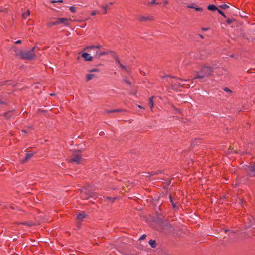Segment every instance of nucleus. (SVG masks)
Listing matches in <instances>:
<instances>
[{"mask_svg": "<svg viewBox=\"0 0 255 255\" xmlns=\"http://www.w3.org/2000/svg\"><path fill=\"white\" fill-rule=\"evenodd\" d=\"M152 17L141 16L140 17V20L141 21H144L147 20H152Z\"/></svg>", "mask_w": 255, "mask_h": 255, "instance_id": "obj_19", "label": "nucleus"}, {"mask_svg": "<svg viewBox=\"0 0 255 255\" xmlns=\"http://www.w3.org/2000/svg\"><path fill=\"white\" fill-rule=\"evenodd\" d=\"M12 49L14 52V55L15 56H19L20 57H21V53H22V51L18 50V49L16 47H12Z\"/></svg>", "mask_w": 255, "mask_h": 255, "instance_id": "obj_11", "label": "nucleus"}, {"mask_svg": "<svg viewBox=\"0 0 255 255\" xmlns=\"http://www.w3.org/2000/svg\"><path fill=\"white\" fill-rule=\"evenodd\" d=\"M149 244L153 248H155L156 247V245H157L156 242L155 240H150L149 241Z\"/></svg>", "mask_w": 255, "mask_h": 255, "instance_id": "obj_17", "label": "nucleus"}, {"mask_svg": "<svg viewBox=\"0 0 255 255\" xmlns=\"http://www.w3.org/2000/svg\"><path fill=\"white\" fill-rule=\"evenodd\" d=\"M195 9L196 11H202V8H201V7H197V8H195Z\"/></svg>", "mask_w": 255, "mask_h": 255, "instance_id": "obj_34", "label": "nucleus"}, {"mask_svg": "<svg viewBox=\"0 0 255 255\" xmlns=\"http://www.w3.org/2000/svg\"><path fill=\"white\" fill-rule=\"evenodd\" d=\"M50 2L51 3L54 4V3H57V2L61 3V2H62V1L60 0H52V1H50Z\"/></svg>", "mask_w": 255, "mask_h": 255, "instance_id": "obj_31", "label": "nucleus"}, {"mask_svg": "<svg viewBox=\"0 0 255 255\" xmlns=\"http://www.w3.org/2000/svg\"><path fill=\"white\" fill-rule=\"evenodd\" d=\"M168 3V2L167 1H165L164 2V4L165 5L167 4Z\"/></svg>", "mask_w": 255, "mask_h": 255, "instance_id": "obj_44", "label": "nucleus"}, {"mask_svg": "<svg viewBox=\"0 0 255 255\" xmlns=\"http://www.w3.org/2000/svg\"><path fill=\"white\" fill-rule=\"evenodd\" d=\"M247 171L249 176L255 177V165L248 166Z\"/></svg>", "mask_w": 255, "mask_h": 255, "instance_id": "obj_5", "label": "nucleus"}, {"mask_svg": "<svg viewBox=\"0 0 255 255\" xmlns=\"http://www.w3.org/2000/svg\"><path fill=\"white\" fill-rule=\"evenodd\" d=\"M223 90H224V91H225L226 92L228 93L229 94V95H228V96H230L231 95V94H232V91H231V90H230L229 88H227V87H225Z\"/></svg>", "mask_w": 255, "mask_h": 255, "instance_id": "obj_21", "label": "nucleus"}, {"mask_svg": "<svg viewBox=\"0 0 255 255\" xmlns=\"http://www.w3.org/2000/svg\"><path fill=\"white\" fill-rule=\"evenodd\" d=\"M150 0V1L148 2L147 4L148 6L151 5L153 4H159L158 3L155 2V0Z\"/></svg>", "mask_w": 255, "mask_h": 255, "instance_id": "obj_23", "label": "nucleus"}, {"mask_svg": "<svg viewBox=\"0 0 255 255\" xmlns=\"http://www.w3.org/2000/svg\"><path fill=\"white\" fill-rule=\"evenodd\" d=\"M219 7L223 9H226L229 7V6L226 4H223L222 5H220Z\"/></svg>", "mask_w": 255, "mask_h": 255, "instance_id": "obj_24", "label": "nucleus"}, {"mask_svg": "<svg viewBox=\"0 0 255 255\" xmlns=\"http://www.w3.org/2000/svg\"><path fill=\"white\" fill-rule=\"evenodd\" d=\"M85 217V214L84 212H82L77 216V218L80 221L82 220Z\"/></svg>", "mask_w": 255, "mask_h": 255, "instance_id": "obj_15", "label": "nucleus"}, {"mask_svg": "<svg viewBox=\"0 0 255 255\" xmlns=\"http://www.w3.org/2000/svg\"><path fill=\"white\" fill-rule=\"evenodd\" d=\"M33 154L31 152H28L26 153L25 157L22 160V161L23 162H27L31 157H32Z\"/></svg>", "mask_w": 255, "mask_h": 255, "instance_id": "obj_10", "label": "nucleus"}, {"mask_svg": "<svg viewBox=\"0 0 255 255\" xmlns=\"http://www.w3.org/2000/svg\"><path fill=\"white\" fill-rule=\"evenodd\" d=\"M230 57H231L233 58V57H234V55H231L230 56Z\"/></svg>", "mask_w": 255, "mask_h": 255, "instance_id": "obj_50", "label": "nucleus"}, {"mask_svg": "<svg viewBox=\"0 0 255 255\" xmlns=\"http://www.w3.org/2000/svg\"><path fill=\"white\" fill-rule=\"evenodd\" d=\"M69 10H70V11L71 12H73V13L76 12V8L74 7H73V6L70 7Z\"/></svg>", "mask_w": 255, "mask_h": 255, "instance_id": "obj_28", "label": "nucleus"}, {"mask_svg": "<svg viewBox=\"0 0 255 255\" xmlns=\"http://www.w3.org/2000/svg\"><path fill=\"white\" fill-rule=\"evenodd\" d=\"M102 8L104 9V14H105L107 12V9L108 8V5H105V6H101Z\"/></svg>", "mask_w": 255, "mask_h": 255, "instance_id": "obj_29", "label": "nucleus"}, {"mask_svg": "<svg viewBox=\"0 0 255 255\" xmlns=\"http://www.w3.org/2000/svg\"><path fill=\"white\" fill-rule=\"evenodd\" d=\"M156 99V97H152L149 98V101L148 103V105L149 107H150L151 110L153 111V106H154V99Z\"/></svg>", "mask_w": 255, "mask_h": 255, "instance_id": "obj_6", "label": "nucleus"}, {"mask_svg": "<svg viewBox=\"0 0 255 255\" xmlns=\"http://www.w3.org/2000/svg\"><path fill=\"white\" fill-rule=\"evenodd\" d=\"M38 112H44V110H39Z\"/></svg>", "mask_w": 255, "mask_h": 255, "instance_id": "obj_49", "label": "nucleus"}, {"mask_svg": "<svg viewBox=\"0 0 255 255\" xmlns=\"http://www.w3.org/2000/svg\"><path fill=\"white\" fill-rule=\"evenodd\" d=\"M146 237V235H145V234H143L142 235L140 238H139V240H144L145 239Z\"/></svg>", "mask_w": 255, "mask_h": 255, "instance_id": "obj_33", "label": "nucleus"}, {"mask_svg": "<svg viewBox=\"0 0 255 255\" xmlns=\"http://www.w3.org/2000/svg\"><path fill=\"white\" fill-rule=\"evenodd\" d=\"M57 20V22H58V24H60L61 23L64 24L65 25H67L68 24V22L69 21L68 19L64 18H58Z\"/></svg>", "mask_w": 255, "mask_h": 255, "instance_id": "obj_8", "label": "nucleus"}, {"mask_svg": "<svg viewBox=\"0 0 255 255\" xmlns=\"http://www.w3.org/2000/svg\"><path fill=\"white\" fill-rule=\"evenodd\" d=\"M56 25H58V22H57V20H56V21H55L54 22L49 23L48 24V26H51Z\"/></svg>", "mask_w": 255, "mask_h": 255, "instance_id": "obj_25", "label": "nucleus"}, {"mask_svg": "<svg viewBox=\"0 0 255 255\" xmlns=\"http://www.w3.org/2000/svg\"><path fill=\"white\" fill-rule=\"evenodd\" d=\"M234 20V19L233 18H229L227 19V22L228 24H231Z\"/></svg>", "mask_w": 255, "mask_h": 255, "instance_id": "obj_32", "label": "nucleus"}, {"mask_svg": "<svg viewBox=\"0 0 255 255\" xmlns=\"http://www.w3.org/2000/svg\"><path fill=\"white\" fill-rule=\"evenodd\" d=\"M234 10L236 9V8L235 7H233Z\"/></svg>", "mask_w": 255, "mask_h": 255, "instance_id": "obj_55", "label": "nucleus"}, {"mask_svg": "<svg viewBox=\"0 0 255 255\" xmlns=\"http://www.w3.org/2000/svg\"><path fill=\"white\" fill-rule=\"evenodd\" d=\"M188 7L190 8H195L193 6H188Z\"/></svg>", "mask_w": 255, "mask_h": 255, "instance_id": "obj_46", "label": "nucleus"}, {"mask_svg": "<svg viewBox=\"0 0 255 255\" xmlns=\"http://www.w3.org/2000/svg\"><path fill=\"white\" fill-rule=\"evenodd\" d=\"M22 132L23 133H26L27 132V131H26V130H22Z\"/></svg>", "mask_w": 255, "mask_h": 255, "instance_id": "obj_43", "label": "nucleus"}, {"mask_svg": "<svg viewBox=\"0 0 255 255\" xmlns=\"http://www.w3.org/2000/svg\"><path fill=\"white\" fill-rule=\"evenodd\" d=\"M214 67H212L207 66H203L198 72L195 71L196 76L194 79H203L206 77L211 76L213 73Z\"/></svg>", "mask_w": 255, "mask_h": 255, "instance_id": "obj_1", "label": "nucleus"}, {"mask_svg": "<svg viewBox=\"0 0 255 255\" xmlns=\"http://www.w3.org/2000/svg\"><path fill=\"white\" fill-rule=\"evenodd\" d=\"M138 107H140V108H142V107L141 106H140V105H139Z\"/></svg>", "mask_w": 255, "mask_h": 255, "instance_id": "obj_56", "label": "nucleus"}, {"mask_svg": "<svg viewBox=\"0 0 255 255\" xmlns=\"http://www.w3.org/2000/svg\"><path fill=\"white\" fill-rule=\"evenodd\" d=\"M97 78V76L95 74L89 73L86 76L87 81H89L92 79Z\"/></svg>", "mask_w": 255, "mask_h": 255, "instance_id": "obj_9", "label": "nucleus"}, {"mask_svg": "<svg viewBox=\"0 0 255 255\" xmlns=\"http://www.w3.org/2000/svg\"><path fill=\"white\" fill-rule=\"evenodd\" d=\"M207 8L209 10H210V11H215V10H218L217 8L214 5H209L208 6Z\"/></svg>", "mask_w": 255, "mask_h": 255, "instance_id": "obj_20", "label": "nucleus"}, {"mask_svg": "<svg viewBox=\"0 0 255 255\" xmlns=\"http://www.w3.org/2000/svg\"><path fill=\"white\" fill-rule=\"evenodd\" d=\"M35 47H33L31 50H26L21 53V58L24 60H32L35 57Z\"/></svg>", "mask_w": 255, "mask_h": 255, "instance_id": "obj_3", "label": "nucleus"}, {"mask_svg": "<svg viewBox=\"0 0 255 255\" xmlns=\"http://www.w3.org/2000/svg\"><path fill=\"white\" fill-rule=\"evenodd\" d=\"M107 112H121V110H120V109H116V110H114L108 111Z\"/></svg>", "mask_w": 255, "mask_h": 255, "instance_id": "obj_35", "label": "nucleus"}, {"mask_svg": "<svg viewBox=\"0 0 255 255\" xmlns=\"http://www.w3.org/2000/svg\"><path fill=\"white\" fill-rule=\"evenodd\" d=\"M160 172H161V171H158V172H152L151 173V175H154L155 174H158V173H159Z\"/></svg>", "mask_w": 255, "mask_h": 255, "instance_id": "obj_36", "label": "nucleus"}, {"mask_svg": "<svg viewBox=\"0 0 255 255\" xmlns=\"http://www.w3.org/2000/svg\"><path fill=\"white\" fill-rule=\"evenodd\" d=\"M97 71H99V69H93L91 70L90 71H89V72H97Z\"/></svg>", "mask_w": 255, "mask_h": 255, "instance_id": "obj_38", "label": "nucleus"}, {"mask_svg": "<svg viewBox=\"0 0 255 255\" xmlns=\"http://www.w3.org/2000/svg\"><path fill=\"white\" fill-rule=\"evenodd\" d=\"M80 197L83 200H86L89 198L97 199L99 197V195L95 192L89 191V189L84 188L80 192Z\"/></svg>", "mask_w": 255, "mask_h": 255, "instance_id": "obj_2", "label": "nucleus"}, {"mask_svg": "<svg viewBox=\"0 0 255 255\" xmlns=\"http://www.w3.org/2000/svg\"><path fill=\"white\" fill-rule=\"evenodd\" d=\"M101 47V46L100 45H97V46H88V47H86L85 49V50H87L89 52L91 50H94V49H96L97 48H99Z\"/></svg>", "mask_w": 255, "mask_h": 255, "instance_id": "obj_12", "label": "nucleus"}, {"mask_svg": "<svg viewBox=\"0 0 255 255\" xmlns=\"http://www.w3.org/2000/svg\"><path fill=\"white\" fill-rule=\"evenodd\" d=\"M50 95H51V96H53V95H55V94H54V93H53V94H50Z\"/></svg>", "mask_w": 255, "mask_h": 255, "instance_id": "obj_53", "label": "nucleus"}, {"mask_svg": "<svg viewBox=\"0 0 255 255\" xmlns=\"http://www.w3.org/2000/svg\"><path fill=\"white\" fill-rule=\"evenodd\" d=\"M21 43V40H18L15 42V43L16 44H20Z\"/></svg>", "mask_w": 255, "mask_h": 255, "instance_id": "obj_39", "label": "nucleus"}, {"mask_svg": "<svg viewBox=\"0 0 255 255\" xmlns=\"http://www.w3.org/2000/svg\"><path fill=\"white\" fill-rule=\"evenodd\" d=\"M30 15V12L29 10H27L26 12L22 13V18L23 19H26L27 17Z\"/></svg>", "mask_w": 255, "mask_h": 255, "instance_id": "obj_18", "label": "nucleus"}, {"mask_svg": "<svg viewBox=\"0 0 255 255\" xmlns=\"http://www.w3.org/2000/svg\"><path fill=\"white\" fill-rule=\"evenodd\" d=\"M169 199H170V202L172 203V205L173 208H175L176 207H177V206H176V202H175V199H174L172 197L171 195H170Z\"/></svg>", "mask_w": 255, "mask_h": 255, "instance_id": "obj_14", "label": "nucleus"}, {"mask_svg": "<svg viewBox=\"0 0 255 255\" xmlns=\"http://www.w3.org/2000/svg\"><path fill=\"white\" fill-rule=\"evenodd\" d=\"M113 4V2H110V3L108 4V5H112Z\"/></svg>", "mask_w": 255, "mask_h": 255, "instance_id": "obj_48", "label": "nucleus"}, {"mask_svg": "<svg viewBox=\"0 0 255 255\" xmlns=\"http://www.w3.org/2000/svg\"><path fill=\"white\" fill-rule=\"evenodd\" d=\"M119 66L123 69H125V70H127V68H126V67L124 65H123L121 63H120L119 64Z\"/></svg>", "mask_w": 255, "mask_h": 255, "instance_id": "obj_37", "label": "nucleus"}, {"mask_svg": "<svg viewBox=\"0 0 255 255\" xmlns=\"http://www.w3.org/2000/svg\"><path fill=\"white\" fill-rule=\"evenodd\" d=\"M18 225H25L31 227L34 225V223L32 222H21L19 223Z\"/></svg>", "mask_w": 255, "mask_h": 255, "instance_id": "obj_16", "label": "nucleus"}, {"mask_svg": "<svg viewBox=\"0 0 255 255\" xmlns=\"http://www.w3.org/2000/svg\"><path fill=\"white\" fill-rule=\"evenodd\" d=\"M82 57L86 61H91L92 60V57L90 54L87 53H84L81 55Z\"/></svg>", "mask_w": 255, "mask_h": 255, "instance_id": "obj_7", "label": "nucleus"}, {"mask_svg": "<svg viewBox=\"0 0 255 255\" xmlns=\"http://www.w3.org/2000/svg\"><path fill=\"white\" fill-rule=\"evenodd\" d=\"M203 30H207V28H203Z\"/></svg>", "mask_w": 255, "mask_h": 255, "instance_id": "obj_52", "label": "nucleus"}, {"mask_svg": "<svg viewBox=\"0 0 255 255\" xmlns=\"http://www.w3.org/2000/svg\"><path fill=\"white\" fill-rule=\"evenodd\" d=\"M0 103H3V102H1L0 100Z\"/></svg>", "mask_w": 255, "mask_h": 255, "instance_id": "obj_54", "label": "nucleus"}, {"mask_svg": "<svg viewBox=\"0 0 255 255\" xmlns=\"http://www.w3.org/2000/svg\"><path fill=\"white\" fill-rule=\"evenodd\" d=\"M96 12L95 11H93L91 13V15L94 16V15H96Z\"/></svg>", "mask_w": 255, "mask_h": 255, "instance_id": "obj_40", "label": "nucleus"}, {"mask_svg": "<svg viewBox=\"0 0 255 255\" xmlns=\"http://www.w3.org/2000/svg\"><path fill=\"white\" fill-rule=\"evenodd\" d=\"M217 10H218V12H219L221 15H222L223 17H226V16L225 14H224V12H223V11H221V10H219V9H218Z\"/></svg>", "mask_w": 255, "mask_h": 255, "instance_id": "obj_30", "label": "nucleus"}, {"mask_svg": "<svg viewBox=\"0 0 255 255\" xmlns=\"http://www.w3.org/2000/svg\"><path fill=\"white\" fill-rule=\"evenodd\" d=\"M107 53L105 52H99L97 50L94 53V57L100 58L101 56L106 55Z\"/></svg>", "mask_w": 255, "mask_h": 255, "instance_id": "obj_13", "label": "nucleus"}, {"mask_svg": "<svg viewBox=\"0 0 255 255\" xmlns=\"http://www.w3.org/2000/svg\"><path fill=\"white\" fill-rule=\"evenodd\" d=\"M70 162H75L76 164H81L82 163V157L79 152H76L74 154L73 157L70 159Z\"/></svg>", "mask_w": 255, "mask_h": 255, "instance_id": "obj_4", "label": "nucleus"}, {"mask_svg": "<svg viewBox=\"0 0 255 255\" xmlns=\"http://www.w3.org/2000/svg\"><path fill=\"white\" fill-rule=\"evenodd\" d=\"M107 199H108L109 200H112V201H113L115 198L112 199L110 197H107Z\"/></svg>", "mask_w": 255, "mask_h": 255, "instance_id": "obj_41", "label": "nucleus"}, {"mask_svg": "<svg viewBox=\"0 0 255 255\" xmlns=\"http://www.w3.org/2000/svg\"><path fill=\"white\" fill-rule=\"evenodd\" d=\"M123 81L127 84L131 85V82L127 78H124Z\"/></svg>", "mask_w": 255, "mask_h": 255, "instance_id": "obj_26", "label": "nucleus"}, {"mask_svg": "<svg viewBox=\"0 0 255 255\" xmlns=\"http://www.w3.org/2000/svg\"><path fill=\"white\" fill-rule=\"evenodd\" d=\"M175 110H177V111H178V110L180 111V110H179V109H178L177 108H175Z\"/></svg>", "mask_w": 255, "mask_h": 255, "instance_id": "obj_51", "label": "nucleus"}, {"mask_svg": "<svg viewBox=\"0 0 255 255\" xmlns=\"http://www.w3.org/2000/svg\"><path fill=\"white\" fill-rule=\"evenodd\" d=\"M165 226H166L167 228H169L170 229V230L171 229H172V227L171 225L169 223H166V224L165 225Z\"/></svg>", "mask_w": 255, "mask_h": 255, "instance_id": "obj_27", "label": "nucleus"}, {"mask_svg": "<svg viewBox=\"0 0 255 255\" xmlns=\"http://www.w3.org/2000/svg\"><path fill=\"white\" fill-rule=\"evenodd\" d=\"M199 36L202 39L204 38V36L202 35H199Z\"/></svg>", "mask_w": 255, "mask_h": 255, "instance_id": "obj_47", "label": "nucleus"}, {"mask_svg": "<svg viewBox=\"0 0 255 255\" xmlns=\"http://www.w3.org/2000/svg\"><path fill=\"white\" fill-rule=\"evenodd\" d=\"M205 53H207V54H209V52H207V50L206 51H202L201 53H200V57H201V58H205Z\"/></svg>", "mask_w": 255, "mask_h": 255, "instance_id": "obj_22", "label": "nucleus"}, {"mask_svg": "<svg viewBox=\"0 0 255 255\" xmlns=\"http://www.w3.org/2000/svg\"><path fill=\"white\" fill-rule=\"evenodd\" d=\"M116 60L117 62V63L119 64H119H120V63H120V61H119V59H118V58H116Z\"/></svg>", "mask_w": 255, "mask_h": 255, "instance_id": "obj_42", "label": "nucleus"}, {"mask_svg": "<svg viewBox=\"0 0 255 255\" xmlns=\"http://www.w3.org/2000/svg\"><path fill=\"white\" fill-rule=\"evenodd\" d=\"M178 84L179 86H181L183 85H184V84H181V83H178Z\"/></svg>", "mask_w": 255, "mask_h": 255, "instance_id": "obj_45", "label": "nucleus"}]
</instances>
